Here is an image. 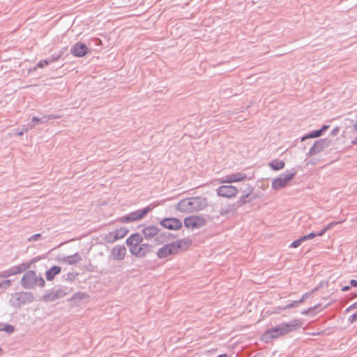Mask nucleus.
Wrapping results in <instances>:
<instances>
[{
    "label": "nucleus",
    "mask_w": 357,
    "mask_h": 357,
    "mask_svg": "<svg viewBox=\"0 0 357 357\" xmlns=\"http://www.w3.org/2000/svg\"><path fill=\"white\" fill-rule=\"evenodd\" d=\"M302 326V323L298 319H294L289 323H283L268 329L262 335V340L265 342L271 339L278 338L291 332L297 331Z\"/></svg>",
    "instance_id": "1"
},
{
    "label": "nucleus",
    "mask_w": 357,
    "mask_h": 357,
    "mask_svg": "<svg viewBox=\"0 0 357 357\" xmlns=\"http://www.w3.org/2000/svg\"><path fill=\"white\" fill-rule=\"evenodd\" d=\"M208 206L207 199L196 196L183 199L176 206V209L181 213H192L200 211Z\"/></svg>",
    "instance_id": "2"
},
{
    "label": "nucleus",
    "mask_w": 357,
    "mask_h": 357,
    "mask_svg": "<svg viewBox=\"0 0 357 357\" xmlns=\"http://www.w3.org/2000/svg\"><path fill=\"white\" fill-rule=\"evenodd\" d=\"M190 244L191 241L188 239H181L166 244L158 250L156 252L157 257L162 259L176 255L180 249H186Z\"/></svg>",
    "instance_id": "3"
},
{
    "label": "nucleus",
    "mask_w": 357,
    "mask_h": 357,
    "mask_svg": "<svg viewBox=\"0 0 357 357\" xmlns=\"http://www.w3.org/2000/svg\"><path fill=\"white\" fill-rule=\"evenodd\" d=\"M45 282L43 277L38 275L34 271H26L21 278V285L24 289H32L36 287H43Z\"/></svg>",
    "instance_id": "4"
},
{
    "label": "nucleus",
    "mask_w": 357,
    "mask_h": 357,
    "mask_svg": "<svg viewBox=\"0 0 357 357\" xmlns=\"http://www.w3.org/2000/svg\"><path fill=\"white\" fill-rule=\"evenodd\" d=\"M296 174V171H285L281 174L278 178H273L271 188L275 190H280L284 188L288 182H289Z\"/></svg>",
    "instance_id": "5"
},
{
    "label": "nucleus",
    "mask_w": 357,
    "mask_h": 357,
    "mask_svg": "<svg viewBox=\"0 0 357 357\" xmlns=\"http://www.w3.org/2000/svg\"><path fill=\"white\" fill-rule=\"evenodd\" d=\"M68 294L67 287L51 289L42 296V300L46 303L54 302L65 297Z\"/></svg>",
    "instance_id": "6"
},
{
    "label": "nucleus",
    "mask_w": 357,
    "mask_h": 357,
    "mask_svg": "<svg viewBox=\"0 0 357 357\" xmlns=\"http://www.w3.org/2000/svg\"><path fill=\"white\" fill-rule=\"evenodd\" d=\"M184 226L190 229H198L206 225V219L199 215L187 217L183 220Z\"/></svg>",
    "instance_id": "7"
},
{
    "label": "nucleus",
    "mask_w": 357,
    "mask_h": 357,
    "mask_svg": "<svg viewBox=\"0 0 357 357\" xmlns=\"http://www.w3.org/2000/svg\"><path fill=\"white\" fill-rule=\"evenodd\" d=\"M150 206H146L142 209L137 210L130 213L128 215L121 217V222H132L142 219L150 211Z\"/></svg>",
    "instance_id": "8"
},
{
    "label": "nucleus",
    "mask_w": 357,
    "mask_h": 357,
    "mask_svg": "<svg viewBox=\"0 0 357 357\" xmlns=\"http://www.w3.org/2000/svg\"><path fill=\"white\" fill-rule=\"evenodd\" d=\"M330 145V141L326 138L319 139L314 142V144L310 148L309 152L307 153V156L315 155Z\"/></svg>",
    "instance_id": "9"
},
{
    "label": "nucleus",
    "mask_w": 357,
    "mask_h": 357,
    "mask_svg": "<svg viewBox=\"0 0 357 357\" xmlns=\"http://www.w3.org/2000/svg\"><path fill=\"white\" fill-rule=\"evenodd\" d=\"M160 225L169 230H178L182 227V222L176 218H166L162 219Z\"/></svg>",
    "instance_id": "10"
},
{
    "label": "nucleus",
    "mask_w": 357,
    "mask_h": 357,
    "mask_svg": "<svg viewBox=\"0 0 357 357\" xmlns=\"http://www.w3.org/2000/svg\"><path fill=\"white\" fill-rule=\"evenodd\" d=\"M89 52L88 47L81 42L75 43L70 49V53L75 57H83Z\"/></svg>",
    "instance_id": "11"
},
{
    "label": "nucleus",
    "mask_w": 357,
    "mask_h": 357,
    "mask_svg": "<svg viewBox=\"0 0 357 357\" xmlns=\"http://www.w3.org/2000/svg\"><path fill=\"white\" fill-rule=\"evenodd\" d=\"M238 193V189L233 185H221L217 188V194L225 197H231Z\"/></svg>",
    "instance_id": "12"
},
{
    "label": "nucleus",
    "mask_w": 357,
    "mask_h": 357,
    "mask_svg": "<svg viewBox=\"0 0 357 357\" xmlns=\"http://www.w3.org/2000/svg\"><path fill=\"white\" fill-rule=\"evenodd\" d=\"M126 255V248L124 245H117L114 246L110 252V256L115 260L121 261Z\"/></svg>",
    "instance_id": "13"
},
{
    "label": "nucleus",
    "mask_w": 357,
    "mask_h": 357,
    "mask_svg": "<svg viewBox=\"0 0 357 357\" xmlns=\"http://www.w3.org/2000/svg\"><path fill=\"white\" fill-rule=\"evenodd\" d=\"M245 178H246V174L245 173L236 172L225 176L221 183H231L242 181Z\"/></svg>",
    "instance_id": "14"
},
{
    "label": "nucleus",
    "mask_w": 357,
    "mask_h": 357,
    "mask_svg": "<svg viewBox=\"0 0 357 357\" xmlns=\"http://www.w3.org/2000/svg\"><path fill=\"white\" fill-rule=\"evenodd\" d=\"M32 264V261L22 263L20 265L14 266L7 269L10 276L20 274L26 270L29 269Z\"/></svg>",
    "instance_id": "15"
},
{
    "label": "nucleus",
    "mask_w": 357,
    "mask_h": 357,
    "mask_svg": "<svg viewBox=\"0 0 357 357\" xmlns=\"http://www.w3.org/2000/svg\"><path fill=\"white\" fill-rule=\"evenodd\" d=\"M253 190V187L248 184L247 188L243 191V195L236 202L238 206H241L251 201V199H249V196L252 193Z\"/></svg>",
    "instance_id": "16"
},
{
    "label": "nucleus",
    "mask_w": 357,
    "mask_h": 357,
    "mask_svg": "<svg viewBox=\"0 0 357 357\" xmlns=\"http://www.w3.org/2000/svg\"><path fill=\"white\" fill-rule=\"evenodd\" d=\"M160 229L158 227H155L154 225H149L148 227H145L143 230L142 233L144 236V238L146 240H149L153 237H155V235L159 233Z\"/></svg>",
    "instance_id": "17"
},
{
    "label": "nucleus",
    "mask_w": 357,
    "mask_h": 357,
    "mask_svg": "<svg viewBox=\"0 0 357 357\" xmlns=\"http://www.w3.org/2000/svg\"><path fill=\"white\" fill-rule=\"evenodd\" d=\"M63 261L68 265H75L82 260L81 255L75 252L72 255H68L63 258Z\"/></svg>",
    "instance_id": "18"
},
{
    "label": "nucleus",
    "mask_w": 357,
    "mask_h": 357,
    "mask_svg": "<svg viewBox=\"0 0 357 357\" xmlns=\"http://www.w3.org/2000/svg\"><path fill=\"white\" fill-rule=\"evenodd\" d=\"M61 271V267L59 266H54L51 267L50 269L46 271L45 277L47 280L52 281L54 280V277L60 273Z\"/></svg>",
    "instance_id": "19"
},
{
    "label": "nucleus",
    "mask_w": 357,
    "mask_h": 357,
    "mask_svg": "<svg viewBox=\"0 0 357 357\" xmlns=\"http://www.w3.org/2000/svg\"><path fill=\"white\" fill-rule=\"evenodd\" d=\"M142 240L143 238L139 234H132L126 239V244L128 245H139Z\"/></svg>",
    "instance_id": "20"
},
{
    "label": "nucleus",
    "mask_w": 357,
    "mask_h": 357,
    "mask_svg": "<svg viewBox=\"0 0 357 357\" xmlns=\"http://www.w3.org/2000/svg\"><path fill=\"white\" fill-rule=\"evenodd\" d=\"M153 250V246L148 243H141L139 248V257H144Z\"/></svg>",
    "instance_id": "21"
},
{
    "label": "nucleus",
    "mask_w": 357,
    "mask_h": 357,
    "mask_svg": "<svg viewBox=\"0 0 357 357\" xmlns=\"http://www.w3.org/2000/svg\"><path fill=\"white\" fill-rule=\"evenodd\" d=\"M170 236H171V234H169L168 232H165V233H161V234L158 233V234L155 235V241L158 244H162V243L167 242L169 239Z\"/></svg>",
    "instance_id": "22"
},
{
    "label": "nucleus",
    "mask_w": 357,
    "mask_h": 357,
    "mask_svg": "<svg viewBox=\"0 0 357 357\" xmlns=\"http://www.w3.org/2000/svg\"><path fill=\"white\" fill-rule=\"evenodd\" d=\"M269 166L271 169L278 171L282 169L284 167V162L280 160H273L269 163Z\"/></svg>",
    "instance_id": "23"
},
{
    "label": "nucleus",
    "mask_w": 357,
    "mask_h": 357,
    "mask_svg": "<svg viewBox=\"0 0 357 357\" xmlns=\"http://www.w3.org/2000/svg\"><path fill=\"white\" fill-rule=\"evenodd\" d=\"M321 132L319 130H312L311 132H310L308 134L303 136L301 137V141H305V139H310V138H317V137H319L321 135Z\"/></svg>",
    "instance_id": "24"
},
{
    "label": "nucleus",
    "mask_w": 357,
    "mask_h": 357,
    "mask_svg": "<svg viewBox=\"0 0 357 357\" xmlns=\"http://www.w3.org/2000/svg\"><path fill=\"white\" fill-rule=\"evenodd\" d=\"M0 331H5L8 334H11L15 331V327L13 325L0 322Z\"/></svg>",
    "instance_id": "25"
},
{
    "label": "nucleus",
    "mask_w": 357,
    "mask_h": 357,
    "mask_svg": "<svg viewBox=\"0 0 357 357\" xmlns=\"http://www.w3.org/2000/svg\"><path fill=\"white\" fill-rule=\"evenodd\" d=\"M305 241L304 238H303V236H301L299 238L296 239V241H293L290 245H289V248H298V246L301 245V244Z\"/></svg>",
    "instance_id": "26"
},
{
    "label": "nucleus",
    "mask_w": 357,
    "mask_h": 357,
    "mask_svg": "<svg viewBox=\"0 0 357 357\" xmlns=\"http://www.w3.org/2000/svg\"><path fill=\"white\" fill-rule=\"evenodd\" d=\"M320 307V304H317L313 307H310L303 311L301 312V314L303 315H308L312 314L314 310L318 309Z\"/></svg>",
    "instance_id": "27"
},
{
    "label": "nucleus",
    "mask_w": 357,
    "mask_h": 357,
    "mask_svg": "<svg viewBox=\"0 0 357 357\" xmlns=\"http://www.w3.org/2000/svg\"><path fill=\"white\" fill-rule=\"evenodd\" d=\"M299 304H301V303L298 302V300L294 301L291 302L290 303L282 307V310H288V309H290L292 307H296L298 306Z\"/></svg>",
    "instance_id": "28"
},
{
    "label": "nucleus",
    "mask_w": 357,
    "mask_h": 357,
    "mask_svg": "<svg viewBox=\"0 0 357 357\" xmlns=\"http://www.w3.org/2000/svg\"><path fill=\"white\" fill-rule=\"evenodd\" d=\"M342 220H340V221H333V222H329L328 224H327L326 225H325L323 229L326 231H328V230H330L331 229H332L334 226L338 225V224H340L342 223Z\"/></svg>",
    "instance_id": "29"
},
{
    "label": "nucleus",
    "mask_w": 357,
    "mask_h": 357,
    "mask_svg": "<svg viewBox=\"0 0 357 357\" xmlns=\"http://www.w3.org/2000/svg\"><path fill=\"white\" fill-rule=\"evenodd\" d=\"M115 231L116 232V235H118L120 238H122L127 235L128 229L126 228H121L119 229L115 230Z\"/></svg>",
    "instance_id": "30"
},
{
    "label": "nucleus",
    "mask_w": 357,
    "mask_h": 357,
    "mask_svg": "<svg viewBox=\"0 0 357 357\" xmlns=\"http://www.w3.org/2000/svg\"><path fill=\"white\" fill-rule=\"evenodd\" d=\"M130 248V252L132 255H135L137 257H139V245H128Z\"/></svg>",
    "instance_id": "31"
},
{
    "label": "nucleus",
    "mask_w": 357,
    "mask_h": 357,
    "mask_svg": "<svg viewBox=\"0 0 357 357\" xmlns=\"http://www.w3.org/2000/svg\"><path fill=\"white\" fill-rule=\"evenodd\" d=\"M61 57V54H58L57 52H55L52 54L50 56L47 57L50 63H52L59 59Z\"/></svg>",
    "instance_id": "32"
},
{
    "label": "nucleus",
    "mask_w": 357,
    "mask_h": 357,
    "mask_svg": "<svg viewBox=\"0 0 357 357\" xmlns=\"http://www.w3.org/2000/svg\"><path fill=\"white\" fill-rule=\"evenodd\" d=\"M49 64H50V62L49 61L48 59L46 58L45 59L41 60L37 63L36 68H42Z\"/></svg>",
    "instance_id": "33"
},
{
    "label": "nucleus",
    "mask_w": 357,
    "mask_h": 357,
    "mask_svg": "<svg viewBox=\"0 0 357 357\" xmlns=\"http://www.w3.org/2000/svg\"><path fill=\"white\" fill-rule=\"evenodd\" d=\"M11 282H12L11 280H8V279L1 281L0 282V287L6 289L10 286Z\"/></svg>",
    "instance_id": "34"
},
{
    "label": "nucleus",
    "mask_w": 357,
    "mask_h": 357,
    "mask_svg": "<svg viewBox=\"0 0 357 357\" xmlns=\"http://www.w3.org/2000/svg\"><path fill=\"white\" fill-rule=\"evenodd\" d=\"M232 210V207L231 206H227L226 207H222L220 210V213L221 215H226L229 213Z\"/></svg>",
    "instance_id": "35"
},
{
    "label": "nucleus",
    "mask_w": 357,
    "mask_h": 357,
    "mask_svg": "<svg viewBox=\"0 0 357 357\" xmlns=\"http://www.w3.org/2000/svg\"><path fill=\"white\" fill-rule=\"evenodd\" d=\"M312 295V293H309V292H307V293H305L303 294V296H301V298L298 300V302L300 303H303L306 299H307L310 296Z\"/></svg>",
    "instance_id": "36"
},
{
    "label": "nucleus",
    "mask_w": 357,
    "mask_h": 357,
    "mask_svg": "<svg viewBox=\"0 0 357 357\" xmlns=\"http://www.w3.org/2000/svg\"><path fill=\"white\" fill-rule=\"evenodd\" d=\"M77 274H74L73 273H68L66 275H63V278L66 280H73Z\"/></svg>",
    "instance_id": "37"
},
{
    "label": "nucleus",
    "mask_w": 357,
    "mask_h": 357,
    "mask_svg": "<svg viewBox=\"0 0 357 357\" xmlns=\"http://www.w3.org/2000/svg\"><path fill=\"white\" fill-rule=\"evenodd\" d=\"M35 126V124H26V125H24L22 126V130L24 132H27L28 130L33 128Z\"/></svg>",
    "instance_id": "38"
},
{
    "label": "nucleus",
    "mask_w": 357,
    "mask_h": 357,
    "mask_svg": "<svg viewBox=\"0 0 357 357\" xmlns=\"http://www.w3.org/2000/svg\"><path fill=\"white\" fill-rule=\"evenodd\" d=\"M113 234H112V232H109L107 234L105 235V240L107 242V243H112L114 242V241H113Z\"/></svg>",
    "instance_id": "39"
},
{
    "label": "nucleus",
    "mask_w": 357,
    "mask_h": 357,
    "mask_svg": "<svg viewBox=\"0 0 357 357\" xmlns=\"http://www.w3.org/2000/svg\"><path fill=\"white\" fill-rule=\"evenodd\" d=\"M316 236H317V235H316L315 232H310V234L303 236V238H304L305 241H307V240L312 239Z\"/></svg>",
    "instance_id": "40"
},
{
    "label": "nucleus",
    "mask_w": 357,
    "mask_h": 357,
    "mask_svg": "<svg viewBox=\"0 0 357 357\" xmlns=\"http://www.w3.org/2000/svg\"><path fill=\"white\" fill-rule=\"evenodd\" d=\"M46 116L47 117L48 121L60 119L61 117V116L59 114H48Z\"/></svg>",
    "instance_id": "41"
},
{
    "label": "nucleus",
    "mask_w": 357,
    "mask_h": 357,
    "mask_svg": "<svg viewBox=\"0 0 357 357\" xmlns=\"http://www.w3.org/2000/svg\"><path fill=\"white\" fill-rule=\"evenodd\" d=\"M40 237H41L40 234H36L31 236V237H29V241H36L39 240V238Z\"/></svg>",
    "instance_id": "42"
},
{
    "label": "nucleus",
    "mask_w": 357,
    "mask_h": 357,
    "mask_svg": "<svg viewBox=\"0 0 357 357\" xmlns=\"http://www.w3.org/2000/svg\"><path fill=\"white\" fill-rule=\"evenodd\" d=\"M357 320V312L353 314L352 315L349 316L348 318V321L349 323H354Z\"/></svg>",
    "instance_id": "43"
},
{
    "label": "nucleus",
    "mask_w": 357,
    "mask_h": 357,
    "mask_svg": "<svg viewBox=\"0 0 357 357\" xmlns=\"http://www.w3.org/2000/svg\"><path fill=\"white\" fill-rule=\"evenodd\" d=\"M356 307H357V301H356L355 303H354L352 305H351L350 306H349V307L346 309V310H345V311H346L347 312H349V311H351V310H354V309H355V308H356Z\"/></svg>",
    "instance_id": "44"
},
{
    "label": "nucleus",
    "mask_w": 357,
    "mask_h": 357,
    "mask_svg": "<svg viewBox=\"0 0 357 357\" xmlns=\"http://www.w3.org/2000/svg\"><path fill=\"white\" fill-rule=\"evenodd\" d=\"M8 277H10V275L8 274V271L7 269L0 273V278H4Z\"/></svg>",
    "instance_id": "45"
},
{
    "label": "nucleus",
    "mask_w": 357,
    "mask_h": 357,
    "mask_svg": "<svg viewBox=\"0 0 357 357\" xmlns=\"http://www.w3.org/2000/svg\"><path fill=\"white\" fill-rule=\"evenodd\" d=\"M340 131V128L338 127H335V128L333 129V130L331 131V135L332 136H335L337 135V133L339 132Z\"/></svg>",
    "instance_id": "46"
},
{
    "label": "nucleus",
    "mask_w": 357,
    "mask_h": 357,
    "mask_svg": "<svg viewBox=\"0 0 357 357\" xmlns=\"http://www.w3.org/2000/svg\"><path fill=\"white\" fill-rule=\"evenodd\" d=\"M111 232L113 234L112 235L113 236V237H112L113 238L112 239H113V241H114V242L116 241L119 240V239H121L120 237L118 235H116V232L115 231H111Z\"/></svg>",
    "instance_id": "47"
},
{
    "label": "nucleus",
    "mask_w": 357,
    "mask_h": 357,
    "mask_svg": "<svg viewBox=\"0 0 357 357\" xmlns=\"http://www.w3.org/2000/svg\"><path fill=\"white\" fill-rule=\"evenodd\" d=\"M48 121L47 117L46 115L43 116L42 118H40V123H45Z\"/></svg>",
    "instance_id": "48"
},
{
    "label": "nucleus",
    "mask_w": 357,
    "mask_h": 357,
    "mask_svg": "<svg viewBox=\"0 0 357 357\" xmlns=\"http://www.w3.org/2000/svg\"><path fill=\"white\" fill-rule=\"evenodd\" d=\"M326 231L322 228L319 231L315 232L317 236H323Z\"/></svg>",
    "instance_id": "49"
},
{
    "label": "nucleus",
    "mask_w": 357,
    "mask_h": 357,
    "mask_svg": "<svg viewBox=\"0 0 357 357\" xmlns=\"http://www.w3.org/2000/svg\"><path fill=\"white\" fill-rule=\"evenodd\" d=\"M328 128H329L328 125H323L322 127L319 130L321 131V134H323V132L325 130H326Z\"/></svg>",
    "instance_id": "50"
},
{
    "label": "nucleus",
    "mask_w": 357,
    "mask_h": 357,
    "mask_svg": "<svg viewBox=\"0 0 357 357\" xmlns=\"http://www.w3.org/2000/svg\"><path fill=\"white\" fill-rule=\"evenodd\" d=\"M67 49L68 48L66 47H62L57 53L61 54V56L66 52Z\"/></svg>",
    "instance_id": "51"
},
{
    "label": "nucleus",
    "mask_w": 357,
    "mask_h": 357,
    "mask_svg": "<svg viewBox=\"0 0 357 357\" xmlns=\"http://www.w3.org/2000/svg\"><path fill=\"white\" fill-rule=\"evenodd\" d=\"M36 123H40V118H38L37 116H33L32 118V123L31 124H35Z\"/></svg>",
    "instance_id": "52"
},
{
    "label": "nucleus",
    "mask_w": 357,
    "mask_h": 357,
    "mask_svg": "<svg viewBox=\"0 0 357 357\" xmlns=\"http://www.w3.org/2000/svg\"><path fill=\"white\" fill-rule=\"evenodd\" d=\"M350 284L352 286V287H357V280H350Z\"/></svg>",
    "instance_id": "53"
},
{
    "label": "nucleus",
    "mask_w": 357,
    "mask_h": 357,
    "mask_svg": "<svg viewBox=\"0 0 357 357\" xmlns=\"http://www.w3.org/2000/svg\"><path fill=\"white\" fill-rule=\"evenodd\" d=\"M351 144L353 146L357 144V136L352 139V140L351 141Z\"/></svg>",
    "instance_id": "54"
},
{
    "label": "nucleus",
    "mask_w": 357,
    "mask_h": 357,
    "mask_svg": "<svg viewBox=\"0 0 357 357\" xmlns=\"http://www.w3.org/2000/svg\"><path fill=\"white\" fill-rule=\"evenodd\" d=\"M349 289H350V287L349 286H344V287H342L341 290L342 291H348Z\"/></svg>",
    "instance_id": "55"
},
{
    "label": "nucleus",
    "mask_w": 357,
    "mask_h": 357,
    "mask_svg": "<svg viewBox=\"0 0 357 357\" xmlns=\"http://www.w3.org/2000/svg\"><path fill=\"white\" fill-rule=\"evenodd\" d=\"M319 289V287H314L311 291H310L309 293H312V294L314 292H316L317 291H318Z\"/></svg>",
    "instance_id": "56"
},
{
    "label": "nucleus",
    "mask_w": 357,
    "mask_h": 357,
    "mask_svg": "<svg viewBox=\"0 0 357 357\" xmlns=\"http://www.w3.org/2000/svg\"><path fill=\"white\" fill-rule=\"evenodd\" d=\"M353 129L355 130V131H357V121H356L354 124H353Z\"/></svg>",
    "instance_id": "57"
},
{
    "label": "nucleus",
    "mask_w": 357,
    "mask_h": 357,
    "mask_svg": "<svg viewBox=\"0 0 357 357\" xmlns=\"http://www.w3.org/2000/svg\"><path fill=\"white\" fill-rule=\"evenodd\" d=\"M24 132L22 130L16 132V135H17L18 136H22Z\"/></svg>",
    "instance_id": "58"
}]
</instances>
